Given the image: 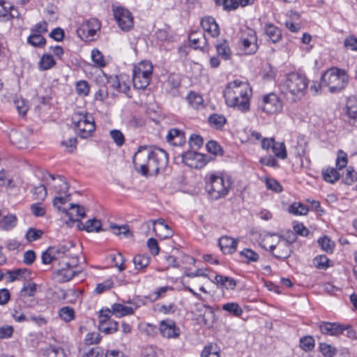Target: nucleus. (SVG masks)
<instances>
[{"mask_svg": "<svg viewBox=\"0 0 357 357\" xmlns=\"http://www.w3.org/2000/svg\"><path fill=\"white\" fill-rule=\"evenodd\" d=\"M73 246L67 247L59 245L48 248L41 256L42 262L49 264L53 261H59V264L66 266L55 273V278L59 282H65L71 280L77 272L73 269L79 264L78 256L73 252Z\"/></svg>", "mask_w": 357, "mask_h": 357, "instance_id": "1", "label": "nucleus"}, {"mask_svg": "<svg viewBox=\"0 0 357 357\" xmlns=\"http://www.w3.org/2000/svg\"><path fill=\"white\" fill-rule=\"evenodd\" d=\"M135 169L143 176L157 175L168 164L167 153L160 148L139 146L132 157Z\"/></svg>", "mask_w": 357, "mask_h": 357, "instance_id": "2", "label": "nucleus"}, {"mask_svg": "<svg viewBox=\"0 0 357 357\" xmlns=\"http://www.w3.org/2000/svg\"><path fill=\"white\" fill-rule=\"evenodd\" d=\"M252 89L249 84L238 79L229 82L224 90L227 105L242 112L249 110Z\"/></svg>", "mask_w": 357, "mask_h": 357, "instance_id": "3", "label": "nucleus"}, {"mask_svg": "<svg viewBox=\"0 0 357 357\" xmlns=\"http://www.w3.org/2000/svg\"><path fill=\"white\" fill-rule=\"evenodd\" d=\"M295 241L287 240L275 233H264L261 235L260 245L277 259H285L292 252L291 243Z\"/></svg>", "mask_w": 357, "mask_h": 357, "instance_id": "4", "label": "nucleus"}, {"mask_svg": "<svg viewBox=\"0 0 357 357\" xmlns=\"http://www.w3.org/2000/svg\"><path fill=\"white\" fill-rule=\"evenodd\" d=\"M349 76L345 70L332 68L327 70L321 77V85L327 87L333 93L343 89L347 84Z\"/></svg>", "mask_w": 357, "mask_h": 357, "instance_id": "5", "label": "nucleus"}, {"mask_svg": "<svg viewBox=\"0 0 357 357\" xmlns=\"http://www.w3.org/2000/svg\"><path fill=\"white\" fill-rule=\"evenodd\" d=\"M308 84L309 81L304 75L291 73L286 75L282 86L293 96L294 100H297L305 95Z\"/></svg>", "mask_w": 357, "mask_h": 357, "instance_id": "6", "label": "nucleus"}, {"mask_svg": "<svg viewBox=\"0 0 357 357\" xmlns=\"http://www.w3.org/2000/svg\"><path fill=\"white\" fill-rule=\"evenodd\" d=\"M231 186L228 178L211 174L206 177V189L213 199H219L227 195Z\"/></svg>", "mask_w": 357, "mask_h": 357, "instance_id": "7", "label": "nucleus"}, {"mask_svg": "<svg viewBox=\"0 0 357 357\" xmlns=\"http://www.w3.org/2000/svg\"><path fill=\"white\" fill-rule=\"evenodd\" d=\"M77 135L82 138H87L95 130L96 126L93 117L89 113L75 112L72 117Z\"/></svg>", "mask_w": 357, "mask_h": 357, "instance_id": "8", "label": "nucleus"}, {"mask_svg": "<svg viewBox=\"0 0 357 357\" xmlns=\"http://www.w3.org/2000/svg\"><path fill=\"white\" fill-rule=\"evenodd\" d=\"M257 41V35L253 29L245 28L241 31V43L245 54H252L257 52L258 49Z\"/></svg>", "mask_w": 357, "mask_h": 357, "instance_id": "9", "label": "nucleus"}, {"mask_svg": "<svg viewBox=\"0 0 357 357\" xmlns=\"http://www.w3.org/2000/svg\"><path fill=\"white\" fill-rule=\"evenodd\" d=\"M259 107L264 112L275 114L281 112L282 102L276 94L270 93L263 97Z\"/></svg>", "mask_w": 357, "mask_h": 357, "instance_id": "10", "label": "nucleus"}, {"mask_svg": "<svg viewBox=\"0 0 357 357\" xmlns=\"http://www.w3.org/2000/svg\"><path fill=\"white\" fill-rule=\"evenodd\" d=\"M43 181L50 189H52L59 195L66 194L68 191V184L61 176H54L50 174L43 175Z\"/></svg>", "mask_w": 357, "mask_h": 357, "instance_id": "11", "label": "nucleus"}, {"mask_svg": "<svg viewBox=\"0 0 357 357\" xmlns=\"http://www.w3.org/2000/svg\"><path fill=\"white\" fill-rule=\"evenodd\" d=\"M111 315V310L108 308L100 311L98 327L105 334L113 333L118 330V323L110 319Z\"/></svg>", "mask_w": 357, "mask_h": 357, "instance_id": "12", "label": "nucleus"}, {"mask_svg": "<svg viewBox=\"0 0 357 357\" xmlns=\"http://www.w3.org/2000/svg\"><path fill=\"white\" fill-rule=\"evenodd\" d=\"M114 15L121 30L128 31L133 27V17L128 10L119 7L114 10Z\"/></svg>", "mask_w": 357, "mask_h": 357, "instance_id": "13", "label": "nucleus"}, {"mask_svg": "<svg viewBox=\"0 0 357 357\" xmlns=\"http://www.w3.org/2000/svg\"><path fill=\"white\" fill-rule=\"evenodd\" d=\"M100 29V24L96 19H91L82 24L77 30V35L85 40H93L96 32Z\"/></svg>", "mask_w": 357, "mask_h": 357, "instance_id": "14", "label": "nucleus"}, {"mask_svg": "<svg viewBox=\"0 0 357 357\" xmlns=\"http://www.w3.org/2000/svg\"><path fill=\"white\" fill-rule=\"evenodd\" d=\"M161 335L167 339L176 338L180 335V329L171 319L161 321L159 327Z\"/></svg>", "mask_w": 357, "mask_h": 357, "instance_id": "15", "label": "nucleus"}, {"mask_svg": "<svg viewBox=\"0 0 357 357\" xmlns=\"http://www.w3.org/2000/svg\"><path fill=\"white\" fill-rule=\"evenodd\" d=\"M69 351L58 344H49L40 349V357H68Z\"/></svg>", "mask_w": 357, "mask_h": 357, "instance_id": "16", "label": "nucleus"}, {"mask_svg": "<svg viewBox=\"0 0 357 357\" xmlns=\"http://www.w3.org/2000/svg\"><path fill=\"white\" fill-rule=\"evenodd\" d=\"M346 116L347 122L357 126V98L351 97L348 99L346 106Z\"/></svg>", "mask_w": 357, "mask_h": 357, "instance_id": "17", "label": "nucleus"}, {"mask_svg": "<svg viewBox=\"0 0 357 357\" xmlns=\"http://www.w3.org/2000/svg\"><path fill=\"white\" fill-rule=\"evenodd\" d=\"M319 329L324 335L336 336L342 333L344 328L336 322H323L319 325Z\"/></svg>", "mask_w": 357, "mask_h": 357, "instance_id": "18", "label": "nucleus"}, {"mask_svg": "<svg viewBox=\"0 0 357 357\" xmlns=\"http://www.w3.org/2000/svg\"><path fill=\"white\" fill-rule=\"evenodd\" d=\"M202 29L206 31L211 37L216 38L220 34V29L214 18L206 17L201 21Z\"/></svg>", "mask_w": 357, "mask_h": 357, "instance_id": "19", "label": "nucleus"}, {"mask_svg": "<svg viewBox=\"0 0 357 357\" xmlns=\"http://www.w3.org/2000/svg\"><path fill=\"white\" fill-rule=\"evenodd\" d=\"M70 211L63 208L62 213H65L66 216L69 218L70 222H75L79 218H84L85 217L84 208L78 204H70Z\"/></svg>", "mask_w": 357, "mask_h": 357, "instance_id": "20", "label": "nucleus"}, {"mask_svg": "<svg viewBox=\"0 0 357 357\" xmlns=\"http://www.w3.org/2000/svg\"><path fill=\"white\" fill-rule=\"evenodd\" d=\"M202 158L203 155L202 154L195 151H188L182 154L183 162L193 168L199 167V165L197 162H200Z\"/></svg>", "mask_w": 357, "mask_h": 357, "instance_id": "21", "label": "nucleus"}, {"mask_svg": "<svg viewBox=\"0 0 357 357\" xmlns=\"http://www.w3.org/2000/svg\"><path fill=\"white\" fill-rule=\"evenodd\" d=\"M197 306V310L199 312H204L202 315V320L204 324L208 327L212 326L215 321V313L213 308L202 304H199Z\"/></svg>", "mask_w": 357, "mask_h": 357, "instance_id": "22", "label": "nucleus"}, {"mask_svg": "<svg viewBox=\"0 0 357 357\" xmlns=\"http://www.w3.org/2000/svg\"><path fill=\"white\" fill-rule=\"evenodd\" d=\"M219 245L224 253L231 254L236 250L237 241L231 237L222 236L219 239Z\"/></svg>", "mask_w": 357, "mask_h": 357, "instance_id": "23", "label": "nucleus"}, {"mask_svg": "<svg viewBox=\"0 0 357 357\" xmlns=\"http://www.w3.org/2000/svg\"><path fill=\"white\" fill-rule=\"evenodd\" d=\"M150 75L133 71L132 82L135 88L138 89H144L150 83Z\"/></svg>", "mask_w": 357, "mask_h": 357, "instance_id": "24", "label": "nucleus"}, {"mask_svg": "<svg viewBox=\"0 0 357 357\" xmlns=\"http://www.w3.org/2000/svg\"><path fill=\"white\" fill-rule=\"evenodd\" d=\"M167 140L175 146H181L185 142L184 133L176 128L170 129L167 135Z\"/></svg>", "mask_w": 357, "mask_h": 357, "instance_id": "25", "label": "nucleus"}, {"mask_svg": "<svg viewBox=\"0 0 357 357\" xmlns=\"http://www.w3.org/2000/svg\"><path fill=\"white\" fill-rule=\"evenodd\" d=\"M109 310H111L112 314H114L117 317L130 315L134 312V310L131 307L123 305L120 303L113 304Z\"/></svg>", "mask_w": 357, "mask_h": 357, "instance_id": "26", "label": "nucleus"}, {"mask_svg": "<svg viewBox=\"0 0 357 357\" xmlns=\"http://www.w3.org/2000/svg\"><path fill=\"white\" fill-rule=\"evenodd\" d=\"M135 268L138 271H144L150 263V257L146 254L136 255L132 259Z\"/></svg>", "mask_w": 357, "mask_h": 357, "instance_id": "27", "label": "nucleus"}, {"mask_svg": "<svg viewBox=\"0 0 357 357\" xmlns=\"http://www.w3.org/2000/svg\"><path fill=\"white\" fill-rule=\"evenodd\" d=\"M16 224L17 217L15 215L8 214L0 218V228L3 230H10L15 227Z\"/></svg>", "mask_w": 357, "mask_h": 357, "instance_id": "28", "label": "nucleus"}, {"mask_svg": "<svg viewBox=\"0 0 357 357\" xmlns=\"http://www.w3.org/2000/svg\"><path fill=\"white\" fill-rule=\"evenodd\" d=\"M186 99L193 108L199 109L204 107V99L202 96L195 92H190Z\"/></svg>", "mask_w": 357, "mask_h": 357, "instance_id": "29", "label": "nucleus"}, {"mask_svg": "<svg viewBox=\"0 0 357 357\" xmlns=\"http://www.w3.org/2000/svg\"><path fill=\"white\" fill-rule=\"evenodd\" d=\"M215 47L218 55L220 56L223 59L228 60L230 59L231 52L227 40H223L222 41L218 43L215 45Z\"/></svg>", "mask_w": 357, "mask_h": 357, "instance_id": "30", "label": "nucleus"}, {"mask_svg": "<svg viewBox=\"0 0 357 357\" xmlns=\"http://www.w3.org/2000/svg\"><path fill=\"white\" fill-rule=\"evenodd\" d=\"M323 178L325 181L334 183L340 178V173L333 167L326 168L322 170Z\"/></svg>", "mask_w": 357, "mask_h": 357, "instance_id": "31", "label": "nucleus"}, {"mask_svg": "<svg viewBox=\"0 0 357 357\" xmlns=\"http://www.w3.org/2000/svg\"><path fill=\"white\" fill-rule=\"evenodd\" d=\"M8 274L9 275V282L26 280L27 276L29 275V273L26 268H19L14 271H8Z\"/></svg>", "mask_w": 357, "mask_h": 357, "instance_id": "32", "label": "nucleus"}, {"mask_svg": "<svg viewBox=\"0 0 357 357\" xmlns=\"http://www.w3.org/2000/svg\"><path fill=\"white\" fill-rule=\"evenodd\" d=\"M265 31L266 35L273 43H276L280 40L282 34L280 30L278 27L268 24L265 26Z\"/></svg>", "mask_w": 357, "mask_h": 357, "instance_id": "33", "label": "nucleus"}, {"mask_svg": "<svg viewBox=\"0 0 357 357\" xmlns=\"http://www.w3.org/2000/svg\"><path fill=\"white\" fill-rule=\"evenodd\" d=\"M191 45L195 49L203 48L207 44L206 38L203 34L197 36L196 33H191L189 36Z\"/></svg>", "mask_w": 357, "mask_h": 357, "instance_id": "34", "label": "nucleus"}, {"mask_svg": "<svg viewBox=\"0 0 357 357\" xmlns=\"http://www.w3.org/2000/svg\"><path fill=\"white\" fill-rule=\"evenodd\" d=\"M110 229L116 236H122L127 238H130L132 236L128 226L127 225L119 226L115 224H112L110 225Z\"/></svg>", "mask_w": 357, "mask_h": 357, "instance_id": "35", "label": "nucleus"}, {"mask_svg": "<svg viewBox=\"0 0 357 357\" xmlns=\"http://www.w3.org/2000/svg\"><path fill=\"white\" fill-rule=\"evenodd\" d=\"M226 121V118L222 114H214L208 118L210 125L216 129H220L223 127Z\"/></svg>", "mask_w": 357, "mask_h": 357, "instance_id": "36", "label": "nucleus"}, {"mask_svg": "<svg viewBox=\"0 0 357 357\" xmlns=\"http://www.w3.org/2000/svg\"><path fill=\"white\" fill-rule=\"evenodd\" d=\"M133 71L151 76L153 73V66L149 61H142L137 66L134 67Z\"/></svg>", "mask_w": 357, "mask_h": 357, "instance_id": "37", "label": "nucleus"}, {"mask_svg": "<svg viewBox=\"0 0 357 357\" xmlns=\"http://www.w3.org/2000/svg\"><path fill=\"white\" fill-rule=\"evenodd\" d=\"M308 211L307 207L301 202H294L289 208V212L294 215H306Z\"/></svg>", "mask_w": 357, "mask_h": 357, "instance_id": "38", "label": "nucleus"}, {"mask_svg": "<svg viewBox=\"0 0 357 357\" xmlns=\"http://www.w3.org/2000/svg\"><path fill=\"white\" fill-rule=\"evenodd\" d=\"M36 292V284L31 281L24 283L20 291V295L23 297L33 296Z\"/></svg>", "mask_w": 357, "mask_h": 357, "instance_id": "39", "label": "nucleus"}, {"mask_svg": "<svg viewBox=\"0 0 357 357\" xmlns=\"http://www.w3.org/2000/svg\"><path fill=\"white\" fill-rule=\"evenodd\" d=\"M272 151L276 157L283 160L287 158L286 147L283 142H275L272 147Z\"/></svg>", "mask_w": 357, "mask_h": 357, "instance_id": "40", "label": "nucleus"}, {"mask_svg": "<svg viewBox=\"0 0 357 357\" xmlns=\"http://www.w3.org/2000/svg\"><path fill=\"white\" fill-rule=\"evenodd\" d=\"M82 357H102L103 351L99 347L84 348L81 351Z\"/></svg>", "mask_w": 357, "mask_h": 357, "instance_id": "41", "label": "nucleus"}, {"mask_svg": "<svg viewBox=\"0 0 357 357\" xmlns=\"http://www.w3.org/2000/svg\"><path fill=\"white\" fill-rule=\"evenodd\" d=\"M45 185L44 183L33 188V195L35 199L43 201L46 198L47 192Z\"/></svg>", "mask_w": 357, "mask_h": 357, "instance_id": "42", "label": "nucleus"}, {"mask_svg": "<svg viewBox=\"0 0 357 357\" xmlns=\"http://www.w3.org/2000/svg\"><path fill=\"white\" fill-rule=\"evenodd\" d=\"M201 357H220V354L215 344H210L204 347Z\"/></svg>", "mask_w": 357, "mask_h": 357, "instance_id": "43", "label": "nucleus"}, {"mask_svg": "<svg viewBox=\"0 0 357 357\" xmlns=\"http://www.w3.org/2000/svg\"><path fill=\"white\" fill-rule=\"evenodd\" d=\"M60 318L66 322L70 321L75 317V312L70 307H63L59 312Z\"/></svg>", "mask_w": 357, "mask_h": 357, "instance_id": "44", "label": "nucleus"}, {"mask_svg": "<svg viewBox=\"0 0 357 357\" xmlns=\"http://www.w3.org/2000/svg\"><path fill=\"white\" fill-rule=\"evenodd\" d=\"M39 63L40 69L46 70L55 66L56 62L52 55L44 54L40 59Z\"/></svg>", "mask_w": 357, "mask_h": 357, "instance_id": "45", "label": "nucleus"}, {"mask_svg": "<svg viewBox=\"0 0 357 357\" xmlns=\"http://www.w3.org/2000/svg\"><path fill=\"white\" fill-rule=\"evenodd\" d=\"M43 234L42 230L31 227L26 231L25 238L28 242H33L40 239Z\"/></svg>", "mask_w": 357, "mask_h": 357, "instance_id": "46", "label": "nucleus"}, {"mask_svg": "<svg viewBox=\"0 0 357 357\" xmlns=\"http://www.w3.org/2000/svg\"><path fill=\"white\" fill-rule=\"evenodd\" d=\"M222 310L233 314L235 316H240L243 313V310L236 303H227L222 305Z\"/></svg>", "mask_w": 357, "mask_h": 357, "instance_id": "47", "label": "nucleus"}, {"mask_svg": "<svg viewBox=\"0 0 357 357\" xmlns=\"http://www.w3.org/2000/svg\"><path fill=\"white\" fill-rule=\"evenodd\" d=\"M153 230L155 234L161 239L169 238L173 235V231L167 225L162 227L153 228Z\"/></svg>", "mask_w": 357, "mask_h": 357, "instance_id": "48", "label": "nucleus"}, {"mask_svg": "<svg viewBox=\"0 0 357 357\" xmlns=\"http://www.w3.org/2000/svg\"><path fill=\"white\" fill-rule=\"evenodd\" d=\"M70 199V195L67 192L66 194L59 195V196L56 197L53 200V205L62 212L63 208H61V205L66 204Z\"/></svg>", "mask_w": 357, "mask_h": 357, "instance_id": "49", "label": "nucleus"}, {"mask_svg": "<svg viewBox=\"0 0 357 357\" xmlns=\"http://www.w3.org/2000/svg\"><path fill=\"white\" fill-rule=\"evenodd\" d=\"M87 232H98L101 231V222L96 218L89 220L86 222Z\"/></svg>", "mask_w": 357, "mask_h": 357, "instance_id": "50", "label": "nucleus"}, {"mask_svg": "<svg viewBox=\"0 0 357 357\" xmlns=\"http://www.w3.org/2000/svg\"><path fill=\"white\" fill-rule=\"evenodd\" d=\"M61 146L65 148V151L68 153H72L76 149L77 146V139L74 137H69L66 139H63L61 142Z\"/></svg>", "mask_w": 357, "mask_h": 357, "instance_id": "51", "label": "nucleus"}, {"mask_svg": "<svg viewBox=\"0 0 357 357\" xmlns=\"http://www.w3.org/2000/svg\"><path fill=\"white\" fill-rule=\"evenodd\" d=\"M240 255L247 260V263L255 262L259 259V255L251 249H244Z\"/></svg>", "mask_w": 357, "mask_h": 357, "instance_id": "52", "label": "nucleus"}, {"mask_svg": "<svg viewBox=\"0 0 357 357\" xmlns=\"http://www.w3.org/2000/svg\"><path fill=\"white\" fill-rule=\"evenodd\" d=\"M300 345L304 351H311L314 347V340L311 336H305L301 339Z\"/></svg>", "mask_w": 357, "mask_h": 357, "instance_id": "53", "label": "nucleus"}, {"mask_svg": "<svg viewBox=\"0 0 357 357\" xmlns=\"http://www.w3.org/2000/svg\"><path fill=\"white\" fill-rule=\"evenodd\" d=\"M319 349L320 351L325 357H333L337 351L335 347L326 343H321L319 344Z\"/></svg>", "mask_w": 357, "mask_h": 357, "instance_id": "54", "label": "nucleus"}, {"mask_svg": "<svg viewBox=\"0 0 357 357\" xmlns=\"http://www.w3.org/2000/svg\"><path fill=\"white\" fill-rule=\"evenodd\" d=\"M14 104L19 114L25 116L29 109L26 100L23 98H17L15 100Z\"/></svg>", "mask_w": 357, "mask_h": 357, "instance_id": "55", "label": "nucleus"}, {"mask_svg": "<svg viewBox=\"0 0 357 357\" xmlns=\"http://www.w3.org/2000/svg\"><path fill=\"white\" fill-rule=\"evenodd\" d=\"M318 243L321 245V248L327 252H332L335 245L334 242L326 236L320 238Z\"/></svg>", "mask_w": 357, "mask_h": 357, "instance_id": "56", "label": "nucleus"}, {"mask_svg": "<svg viewBox=\"0 0 357 357\" xmlns=\"http://www.w3.org/2000/svg\"><path fill=\"white\" fill-rule=\"evenodd\" d=\"M28 42L33 46L37 47L44 45L45 39L42 36V35L33 33L28 38Z\"/></svg>", "mask_w": 357, "mask_h": 357, "instance_id": "57", "label": "nucleus"}, {"mask_svg": "<svg viewBox=\"0 0 357 357\" xmlns=\"http://www.w3.org/2000/svg\"><path fill=\"white\" fill-rule=\"evenodd\" d=\"M348 162L347 154L342 150L338 151L336 166L339 169L345 167Z\"/></svg>", "mask_w": 357, "mask_h": 357, "instance_id": "58", "label": "nucleus"}, {"mask_svg": "<svg viewBox=\"0 0 357 357\" xmlns=\"http://www.w3.org/2000/svg\"><path fill=\"white\" fill-rule=\"evenodd\" d=\"M110 136L118 146H121L124 144V135L120 130H112Z\"/></svg>", "mask_w": 357, "mask_h": 357, "instance_id": "59", "label": "nucleus"}, {"mask_svg": "<svg viewBox=\"0 0 357 357\" xmlns=\"http://www.w3.org/2000/svg\"><path fill=\"white\" fill-rule=\"evenodd\" d=\"M92 61L99 67L105 66V62L102 53L98 50H93L91 52Z\"/></svg>", "mask_w": 357, "mask_h": 357, "instance_id": "60", "label": "nucleus"}, {"mask_svg": "<svg viewBox=\"0 0 357 357\" xmlns=\"http://www.w3.org/2000/svg\"><path fill=\"white\" fill-rule=\"evenodd\" d=\"M76 91L79 96H87L89 92V86L87 82L82 80L77 82Z\"/></svg>", "mask_w": 357, "mask_h": 357, "instance_id": "61", "label": "nucleus"}, {"mask_svg": "<svg viewBox=\"0 0 357 357\" xmlns=\"http://www.w3.org/2000/svg\"><path fill=\"white\" fill-rule=\"evenodd\" d=\"M155 36L157 39L160 41L169 40L172 38L171 31L169 28L158 29L155 33Z\"/></svg>", "mask_w": 357, "mask_h": 357, "instance_id": "62", "label": "nucleus"}, {"mask_svg": "<svg viewBox=\"0 0 357 357\" xmlns=\"http://www.w3.org/2000/svg\"><path fill=\"white\" fill-rule=\"evenodd\" d=\"M113 287V282L112 280H107L102 283L97 284L94 291L99 294L105 291L110 289Z\"/></svg>", "mask_w": 357, "mask_h": 357, "instance_id": "63", "label": "nucleus"}, {"mask_svg": "<svg viewBox=\"0 0 357 357\" xmlns=\"http://www.w3.org/2000/svg\"><path fill=\"white\" fill-rule=\"evenodd\" d=\"M113 261L115 263V266L118 268L119 271H123L126 269L124 265L125 258L121 253H117L112 257Z\"/></svg>", "mask_w": 357, "mask_h": 357, "instance_id": "64", "label": "nucleus"}]
</instances>
